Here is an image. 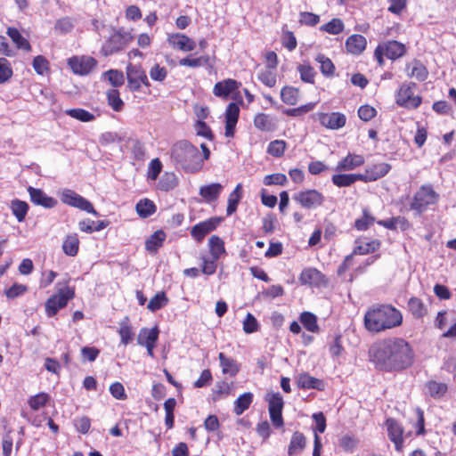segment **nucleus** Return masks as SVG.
Here are the masks:
<instances>
[{"label":"nucleus","instance_id":"obj_40","mask_svg":"<svg viewBox=\"0 0 456 456\" xmlns=\"http://www.w3.org/2000/svg\"><path fill=\"white\" fill-rule=\"evenodd\" d=\"M300 322L304 327L311 332H316L319 330L316 316L309 312L301 314Z\"/></svg>","mask_w":456,"mask_h":456},{"label":"nucleus","instance_id":"obj_54","mask_svg":"<svg viewBox=\"0 0 456 456\" xmlns=\"http://www.w3.org/2000/svg\"><path fill=\"white\" fill-rule=\"evenodd\" d=\"M104 76L113 86H119L124 83L123 73L116 69H110L105 72Z\"/></svg>","mask_w":456,"mask_h":456},{"label":"nucleus","instance_id":"obj_43","mask_svg":"<svg viewBox=\"0 0 456 456\" xmlns=\"http://www.w3.org/2000/svg\"><path fill=\"white\" fill-rule=\"evenodd\" d=\"M427 393L432 397H441L447 391V386L444 383L430 381L426 385Z\"/></svg>","mask_w":456,"mask_h":456},{"label":"nucleus","instance_id":"obj_45","mask_svg":"<svg viewBox=\"0 0 456 456\" xmlns=\"http://www.w3.org/2000/svg\"><path fill=\"white\" fill-rule=\"evenodd\" d=\"M208 245L212 257L218 258L221 254L224 251V242L217 236H212L208 240Z\"/></svg>","mask_w":456,"mask_h":456},{"label":"nucleus","instance_id":"obj_1","mask_svg":"<svg viewBox=\"0 0 456 456\" xmlns=\"http://www.w3.org/2000/svg\"><path fill=\"white\" fill-rule=\"evenodd\" d=\"M377 364L390 370H403L413 363L414 354L407 341L401 338L385 339L370 350Z\"/></svg>","mask_w":456,"mask_h":456},{"label":"nucleus","instance_id":"obj_8","mask_svg":"<svg viewBox=\"0 0 456 456\" xmlns=\"http://www.w3.org/2000/svg\"><path fill=\"white\" fill-rule=\"evenodd\" d=\"M293 200L305 208H314L322 205L324 196L317 190H305L296 193Z\"/></svg>","mask_w":456,"mask_h":456},{"label":"nucleus","instance_id":"obj_26","mask_svg":"<svg viewBox=\"0 0 456 456\" xmlns=\"http://www.w3.org/2000/svg\"><path fill=\"white\" fill-rule=\"evenodd\" d=\"M218 358L220 361V364L222 366L223 373L228 374L232 377L235 376L238 373L240 366L235 360L225 356L224 353H220Z\"/></svg>","mask_w":456,"mask_h":456},{"label":"nucleus","instance_id":"obj_47","mask_svg":"<svg viewBox=\"0 0 456 456\" xmlns=\"http://www.w3.org/2000/svg\"><path fill=\"white\" fill-rule=\"evenodd\" d=\"M286 145L283 140H274L269 143L267 152L273 157H281L285 151Z\"/></svg>","mask_w":456,"mask_h":456},{"label":"nucleus","instance_id":"obj_31","mask_svg":"<svg viewBox=\"0 0 456 456\" xmlns=\"http://www.w3.org/2000/svg\"><path fill=\"white\" fill-rule=\"evenodd\" d=\"M370 175V181H376L380 177L386 175L390 170V165L387 163H379L366 168Z\"/></svg>","mask_w":456,"mask_h":456},{"label":"nucleus","instance_id":"obj_13","mask_svg":"<svg viewBox=\"0 0 456 456\" xmlns=\"http://www.w3.org/2000/svg\"><path fill=\"white\" fill-rule=\"evenodd\" d=\"M167 42L173 48L183 52H191L196 47L194 40L181 33L168 35Z\"/></svg>","mask_w":456,"mask_h":456},{"label":"nucleus","instance_id":"obj_28","mask_svg":"<svg viewBox=\"0 0 456 456\" xmlns=\"http://www.w3.org/2000/svg\"><path fill=\"white\" fill-rule=\"evenodd\" d=\"M298 387L302 388H316L318 390L323 389V383L322 380L310 376L307 373H303L297 379Z\"/></svg>","mask_w":456,"mask_h":456},{"label":"nucleus","instance_id":"obj_60","mask_svg":"<svg viewBox=\"0 0 456 456\" xmlns=\"http://www.w3.org/2000/svg\"><path fill=\"white\" fill-rule=\"evenodd\" d=\"M287 182V177L284 174L276 173L268 175L264 178V183L265 185L280 184L284 185Z\"/></svg>","mask_w":456,"mask_h":456},{"label":"nucleus","instance_id":"obj_35","mask_svg":"<svg viewBox=\"0 0 456 456\" xmlns=\"http://www.w3.org/2000/svg\"><path fill=\"white\" fill-rule=\"evenodd\" d=\"M305 445V437L299 432H295L292 436L289 446V454L293 455L297 452L303 450Z\"/></svg>","mask_w":456,"mask_h":456},{"label":"nucleus","instance_id":"obj_34","mask_svg":"<svg viewBox=\"0 0 456 456\" xmlns=\"http://www.w3.org/2000/svg\"><path fill=\"white\" fill-rule=\"evenodd\" d=\"M254 125L262 131H271L274 128L273 119L265 113H259L255 117Z\"/></svg>","mask_w":456,"mask_h":456},{"label":"nucleus","instance_id":"obj_52","mask_svg":"<svg viewBox=\"0 0 456 456\" xmlns=\"http://www.w3.org/2000/svg\"><path fill=\"white\" fill-rule=\"evenodd\" d=\"M258 327L259 325L255 316L248 313L243 321V331L247 334H250L257 331Z\"/></svg>","mask_w":456,"mask_h":456},{"label":"nucleus","instance_id":"obj_7","mask_svg":"<svg viewBox=\"0 0 456 456\" xmlns=\"http://www.w3.org/2000/svg\"><path fill=\"white\" fill-rule=\"evenodd\" d=\"M438 195L430 186H422L415 194L411 208L422 212L430 204L436 202Z\"/></svg>","mask_w":456,"mask_h":456},{"label":"nucleus","instance_id":"obj_17","mask_svg":"<svg viewBox=\"0 0 456 456\" xmlns=\"http://www.w3.org/2000/svg\"><path fill=\"white\" fill-rule=\"evenodd\" d=\"M299 281L304 285L319 286L324 282V276L315 268H306L301 273Z\"/></svg>","mask_w":456,"mask_h":456},{"label":"nucleus","instance_id":"obj_24","mask_svg":"<svg viewBox=\"0 0 456 456\" xmlns=\"http://www.w3.org/2000/svg\"><path fill=\"white\" fill-rule=\"evenodd\" d=\"M408 76L419 81H423L428 77V71L425 66L419 61H413L407 65Z\"/></svg>","mask_w":456,"mask_h":456},{"label":"nucleus","instance_id":"obj_25","mask_svg":"<svg viewBox=\"0 0 456 456\" xmlns=\"http://www.w3.org/2000/svg\"><path fill=\"white\" fill-rule=\"evenodd\" d=\"M165 239L166 233L161 230H158L147 239L145 248L151 253H156L162 246Z\"/></svg>","mask_w":456,"mask_h":456},{"label":"nucleus","instance_id":"obj_6","mask_svg":"<svg viewBox=\"0 0 456 456\" xmlns=\"http://www.w3.org/2000/svg\"><path fill=\"white\" fill-rule=\"evenodd\" d=\"M415 84H403L397 94L396 103L400 106L415 109L421 103V98L414 94Z\"/></svg>","mask_w":456,"mask_h":456},{"label":"nucleus","instance_id":"obj_23","mask_svg":"<svg viewBox=\"0 0 456 456\" xmlns=\"http://www.w3.org/2000/svg\"><path fill=\"white\" fill-rule=\"evenodd\" d=\"M79 248V239L77 233L69 234L66 236L62 243L63 252L69 256H77Z\"/></svg>","mask_w":456,"mask_h":456},{"label":"nucleus","instance_id":"obj_64","mask_svg":"<svg viewBox=\"0 0 456 456\" xmlns=\"http://www.w3.org/2000/svg\"><path fill=\"white\" fill-rule=\"evenodd\" d=\"M33 68L37 73L43 75L48 70V61L44 56L38 55L33 60Z\"/></svg>","mask_w":456,"mask_h":456},{"label":"nucleus","instance_id":"obj_11","mask_svg":"<svg viewBox=\"0 0 456 456\" xmlns=\"http://www.w3.org/2000/svg\"><path fill=\"white\" fill-rule=\"evenodd\" d=\"M126 76L128 86L133 91H137L142 84L146 86H150L146 73L141 66L128 65L126 68Z\"/></svg>","mask_w":456,"mask_h":456},{"label":"nucleus","instance_id":"obj_57","mask_svg":"<svg viewBox=\"0 0 456 456\" xmlns=\"http://www.w3.org/2000/svg\"><path fill=\"white\" fill-rule=\"evenodd\" d=\"M239 113V106L235 102L229 103L225 112V122L237 123Z\"/></svg>","mask_w":456,"mask_h":456},{"label":"nucleus","instance_id":"obj_15","mask_svg":"<svg viewBox=\"0 0 456 456\" xmlns=\"http://www.w3.org/2000/svg\"><path fill=\"white\" fill-rule=\"evenodd\" d=\"M30 200L38 206L45 208H53L57 205V200L53 197L47 196L41 189H36L31 186L28 188Z\"/></svg>","mask_w":456,"mask_h":456},{"label":"nucleus","instance_id":"obj_19","mask_svg":"<svg viewBox=\"0 0 456 456\" xmlns=\"http://www.w3.org/2000/svg\"><path fill=\"white\" fill-rule=\"evenodd\" d=\"M367 45L366 38L362 35H352L346 41V50L352 54L362 53Z\"/></svg>","mask_w":456,"mask_h":456},{"label":"nucleus","instance_id":"obj_48","mask_svg":"<svg viewBox=\"0 0 456 456\" xmlns=\"http://www.w3.org/2000/svg\"><path fill=\"white\" fill-rule=\"evenodd\" d=\"M269 411H282L283 399L279 393H269L266 395Z\"/></svg>","mask_w":456,"mask_h":456},{"label":"nucleus","instance_id":"obj_32","mask_svg":"<svg viewBox=\"0 0 456 456\" xmlns=\"http://www.w3.org/2000/svg\"><path fill=\"white\" fill-rule=\"evenodd\" d=\"M252 398L253 395L249 392L241 395L234 403V413L237 416L241 415L249 408L252 403Z\"/></svg>","mask_w":456,"mask_h":456},{"label":"nucleus","instance_id":"obj_56","mask_svg":"<svg viewBox=\"0 0 456 456\" xmlns=\"http://www.w3.org/2000/svg\"><path fill=\"white\" fill-rule=\"evenodd\" d=\"M167 69L159 64H155L150 70V77L154 81L162 82L167 77Z\"/></svg>","mask_w":456,"mask_h":456},{"label":"nucleus","instance_id":"obj_41","mask_svg":"<svg viewBox=\"0 0 456 456\" xmlns=\"http://www.w3.org/2000/svg\"><path fill=\"white\" fill-rule=\"evenodd\" d=\"M344 23L340 19L334 18L330 22L323 24L320 29L331 35H338L344 29Z\"/></svg>","mask_w":456,"mask_h":456},{"label":"nucleus","instance_id":"obj_50","mask_svg":"<svg viewBox=\"0 0 456 456\" xmlns=\"http://www.w3.org/2000/svg\"><path fill=\"white\" fill-rule=\"evenodd\" d=\"M316 61L321 64V70L324 75L330 76L334 73L335 67L329 58L319 54Z\"/></svg>","mask_w":456,"mask_h":456},{"label":"nucleus","instance_id":"obj_38","mask_svg":"<svg viewBox=\"0 0 456 456\" xmlns=\"http://www.w3.org/2000/svg\"><path fill=\"white\" fill-rule=\"evenodd\" d=\"M298 91L294 87L285 86L281 89V97L284 103L295 105L298 100Z\"/></svg>","mask_w":456,"mask_h":456},{"label":"nucleus","instance_id":"obj_27","mask_svg":"<svg viewBox=\"0 0 456 456\" xmlns=\"http://www.w3.org/2000/svg\"><path fill=\"white\" fill-rule=\"evenodd\" d=\"M222 190L223 186L220 183H211L209 185L202 186L200 189V195L207 201H213L218 198Z\"/></svg>","mask_w":456,"mask_h":456},{"label":"nucleus","instance_id":"obj_42","mask_svg":"<svg viewBox=\"0 0 456 456\" xmlns=\"http://www.w3.org/2000/svg\"><path fill=\"white\" fill-rule=\"evenodd\" d=\"M107 100L109 105L115 110L120 111L123 109L124 102L119 96L117 89H110L107 92Z\"/></svg>","mask_w":456,"mask_h":456},{"label":"nucleus","instance_id":"obj_36","mask_svg":"<svg viewBox=\"0 0 456 456\" xmlns=\"http://www.w3.org/2000/svg\"><path fill=\"white\" fill-rule=\"evenodd\" d=\"M69 117L82 122H90L94 119V115L84 109H69L64 111Z\"/></svg>","mask_w":456,"mask_h":456},{"label":"nucleus","instance_id":"obj_46","mask_svg":"<svg viewBox=\"0 0 456 456\" xmlns=\"http://www.w3.org/2000/svg\"><path fill=\"white\" fill-rule=\"evenodd\" d=\"M159 188L162 191H169L177 185V177L173 173H166L159 183Z\"/></svg>","mask_w":456,"mask_h":456},{"label":"nucleus","instance_id":"obj_21","mask_svg":"<svg viewBox=\"0 0 456 456\" xmlns=\"http://www.w3.org/2000/svg\"><path fill=\"white\" fill-rule=\"evenodd\" d=\"M159 338V330L157 327L152 329L142 328L137 336V343L142 346L155 345Z\"/></svg>","mask_w":456,"mask_h":456},{"label":"nucleus","instance_id":"obj_22","mask_svg":"<svg viewBox=\"0 0 456 456\" xmlns=\"http://www.w3.org/2000/svg\"><path fill=\"white\" fill-rule=\"evenodd\" d=\"M364 163V158L362 155L348 154L336 167L337 171L353 170Z\"/></svg>","mask_w":456,"mask_h":456},{"label":"nucleus","instance_id":"obj_18","mask_svg":"<svg viewBox=\"0 0 456 456\" xmlns=\"http://www.w3.org/2000/svg\"><path fill=\"white\" fill-rule=\"evenodd\" d=\"M239 86L240 83L234 79H224L215 85L213 93L216 96L227 98L231 93L239 87Z\"/></svg>","mask_w":456,"mask_h":456},{"label":"nucleus","instance_id":"obj_63","mask_svg":"<svg viewBox=\"0 0 456 456\" xmlns=\"http://www.w3.org/2000/svg\"><path fill=\"white\" fill-rule=\"evenodd\" d=\"M376 114V110L370 105H363L358 110V116L363 121H369L372 119Z\"/></svg>","mask_w":456,"mask_h":456},{"label":"nucleus","instance_id":"obj_51","mask_svg":"<svg viewBox=\"0 0 456 456\" xmlns=\"http://www.w3.org/2000/svg\"><path fill=\"white\" fill-rule=\"evenodd\" d=\"M118 334L121 338V343L124 345H127L133 339L134 333L131 326H129L127 322H124L120 324Z\"/></svg>","mask_w":456,"mask_h":456},{"label":"nucleus","instance_id":"obj_33","mask_svg":"<svg viewBox=\"0 0 456 456\" xmlns=\"http://www.w3.org/2000/svg\"><path fill=\"white\" fill-rule=\"evenodd\" d=\"M135 208H136L137 214L141 217H143V218L150 216L156 211V206L154 205V203L151 200H150L148 199L141 200L136 204Z\"/></svg>","mask_w":456,"mask_h":456},{"label":"nucleus","instance_id":"obj_62","mask_svg":"<svg viewBox=\"0 0 456 456\" xmlns=\"http://www.w3.org/2000/svg\"><path fill=\"white\" fill-rule=\"evenodd\" d=\"M28 288L23 284H13L10 289L5 290L4 294L9 299L15 298L27 291Z\"/></svg>","mask_w":456,"mask_h":456},{"label":"nucleus","instance_id":"obj_20","mask_svg":"<svg viewBox=\"0 0 456 456\" xmlns=\"http://www.w3.org/2000/svg\"><path fill=\"white\" fill-rule=\"evenodd\" d=\"M381 45L385 55L391 60L398 59L406 53L405 45L397 41H388Z\"/></svg>","mask_w":456,"mask_h":456},{"label":"nucleus","instance_id":"obj_10","mask_svg":"<svg viewBox=\"0 0 456 456\" xmlns=\"http://www.w3.org/2000/svg\"><path fill=\"white\" fill-rule=\"evenodd\" d=\"M129 37L126 34L120 32L113 33L108 41L102 47V53L104 56L112 55L122 49L127 45Z\"/></svg>","mask_w":456,"mask_h":456},{"label":"nucleus","instance_id":"obj_3","mask_svg":"<svg viewBox=\"0 0 456 456\" xmlns=\"http://www.w3.org/2000/svg\"><path fill=\"white\" fill-rule=\"evenodd\" d=\"M171 157L181 167L189 173L201 169L203 159L194 145L187 141H180L172 148Z\"/></svg>","mask_w":456,"mask_h":456},{"label":"nucleus","instance_id":"obj_2","mask_svg":"<svg viewBox=\"0 0 456 456\" xmlns=\"http://www.w3.org/2000/svg\"><path fill=\"white\" fill-rule=\"evenodd\" d=\"M401 313L391 305H380L367 311L364 316V326L370 332H380L392 329L402 323Z\"/></svg>","mask_w":456,"mask_h":456},{"label":"nucleus","instance_id":"obj_49","mask_svg":"<svg viewBox=\"0 0 456 456\" xmlns=\"http://www.w3.org/2000/svg\"><path fill=\"white\" fill-rule=\"evenodd\" d=\"M259 80L269 87H273L276 84V76L274 69H265L262 70L258 75Z\"/></svg>","mask_w":456,"mask_h":456},{"label":"nucleus","instance_id":"obj_53","mask_svg":"<svg viewBox=\"0 0 456 456\" xmlns=\"http://www.w3.org/2000/svg\"><path fill=\"white\" fill-rule=\"evenodd\" d=\"M12 75L10 62L5 58H0V84L7 81Z\"/></svg>","mask_w":456,"mask_h":456},{"label":"nucleus","instance_id":"obj_9","mask_svg":"<svg viewBox=\"0 0 456 456\" xmlns=\"http://www.w3.org/2000/svg\"><path fill=\"white\" fill-rule=\"evenodd\" d=\"M73 73L80 76L89 74L96 66V61L90 56H73L68 60Z\"/></svg>","mask_w":456,"mask_h":456},{"label":"nucleus","instance_id":"obj_44","mask_svg":"<svg viewBox=\"0 0 456 456\" xmlns=\"http://www.w3.org/2000/svg\"><path fill=\"white\" fill-rule=\"evenodd\" d=\"M49 399H50V396L48 394L39 393L34 396H31L28 399V403L33 411H37V410L43 408L46 404V403L49 401Z\"/></svg>","mask_w":456,"mask_h":456},{"label":"nucleus","instance_id":"obj_61","mask_svg":"<svg viewBox=\"0 0 456 456\" xmlns=\"http://www.w3.org/2000/svg\"><path fill=\"white\" fill-rule=\"evenodd\" d=\"M320 21V16L313 12H303L299 14V22L308 26H314Z\"/></svg>","mask_w":456,"mask_h":456},{"label":"nucleus","instance_id":"obj_58","mask_svg":"<svg viewBox=\"0 0 456 456\" xmlns=\"http://www.w3.org/2000/svg\"><path fill=\"white\" fill-rule=\"evenodd\" d=\"M208 61V57H199L195 59H191L189 57L183 58L179 61L180 66H188L191 68H197L206 64Z\"/></svg>","mask_w":456,"mask_h":456},{"label":"nucleus","instance_id":"obj_5","mask_svg":"<svg viewBox=\"0 0 456 456\" xmlns=\"http://www.w3.org/2000/svg\"><path fill=\"white\" fill-rule=\"evenodd\" d=\"M61 200L62 203L70 207L84 210L87 213L93 214L94 216H99V213L94 209L90 201L72 190H63L61 193Z\"/></svg>","mask_w":456,"mask_h":456},{"label":"nucleus","instance_id":"obj_12","mask_svg":"<svg viewBox=\"0 0 456 456\" xmlns=\"http://www.w3.org/2000/svg\"><path fill=\"white\" fill-rule=\"evenodd\" d=\"M387 436L395 444L396 451L401 452L404 443V430L402 425L395 419L389 418L386 421Z\"/></svg>","mask_w":456,"mask_h":456},{"label":"nucleus","instance_id":"obj_14","mask_svg":"<svg viewBox=\"0 0 456 456\" xmlns=\"http://www.w3.org/2000/svg\"><path fill=\"white\" fill-rule=\"evenodd\" d=\"M319 121L322 126L329 129L337 130L346 125V116L340 112L320 113Z\"/></svg>","mask_w":456,"mask_h":456},{"label":"nucleus","instance_id":"obj_29","mask_svg":"<svg viewBox=\"0 0 456 456\" xmlns=\"http://www.w3.org/2000/svg\"><path fill=\"white\" fill-rule=\"evenodd\" d=\"M7 35L12 38V42L19 49H22L27 52L30 51L31 46L29 42L21 36L17 28H8Z\"/></svg>","mask_w":456,"mask_h":456},{"label":"nucleus","instance_id":"obj_39","mask_svg":"<svg viewBox=\"0 0 456 456\" xmlns=\"http://www.w3.org/2000/svg\"><path fill=\"white\" fill-rule=\"evenodd\" d=\"M167 303L168 298L167 297L166 294L164 292H159L152 298H151L147 305V308L151 312H155L164 307Z\"/></svg>","mask_w":456,"mask_h":456},{"label":"nucleus","instance_id":"obj_16","mask_svg":"<svg viewBox=\"0 0 456 456\" xmlns=\"http://www.w3.org/2000/svg\"><path fill=\"white\" fill-rule=\"evenodd\" d=\"M219 223V218H210L194 225L191 233L195 240L200 241L208 233L215 230Z\"/></svg>","mask_w":456,"mask_h":456},{"label":"nucleus","instance_id":"obj_4","mask_svg":"<svg viewBox=\"0 0 456 456\" xmlns=\"http://www.w3.org/2000/svg\"><path fill=\"white\" fill-rule=\"evenodd\" d=\"M74 297L75 291L73 288L68 286L60 288L57 294L49 297L45 302V307L47 315L50 317L55 315L57 312L65 307L68 301Z\"/></svg>","mask_w":456,"mask_h":456},{"label":"nucleus","instance_id":"obj_30","mask_svg":"<svg viewBox=\"0 0 456 456\" xmlns=\"http://www.w3.org/2000/svg\"><path fill=\"white\" fill-rule=\"evenodd\" d=\"M11 209L16 219L19 222H22L28 213V205L25 201L14 200L11 202Z\"/></svg>","mask_w":456,"mask_h":456},{"label":"nucleus","instance_id":"obj_37","mask_svg":"<svg viewBox=\"0 0 456 456\" xmlns=\"http://www.w3.org/2000/svg\"><path fill=\"white\" fill-rule=\"evenodd\" d=\"M242 191H241V184L239 183L233 190V191L230 194L228 198V206H227V215H232L237 208V205L241 199Z\"/></svg>","mask_w":456,"mask_h":456},{"label":"nucleus","instance_id":"obj_59","mask_svg":"<svg viewBox=\"0 0 456 456\" xmlns=\"http://www.w3.org/2000/svg\"><path fill=\"white\" fill-rule=\"evenodd\" d=\"M74 27L73 20L69 17H64L57 20L55 29L61 33H69Z\"/></svg>","mask_w":456,"mask_h":456},{"label":"nucleus","instance_id":"obj_55","mask_svg":"<svg viewBox=\"0 0 456 456\" xmlns=\"http://www.w3.org/2000/svg\"><path fill=\"white\" fill-rule=\"evenodd\" d=\"M408 305L410 311L415 317L419 318L424 315L425 308L419 299L411 298Z\"/></svg>","mask_w":456,"mask_h":456}]
</instances>
